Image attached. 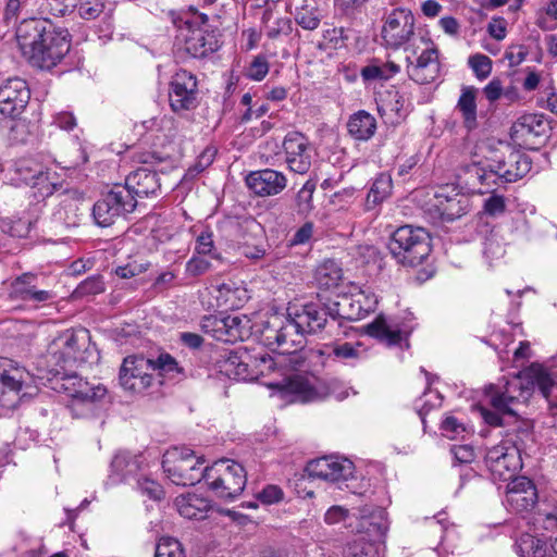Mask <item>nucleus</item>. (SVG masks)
Here are the masks:
<instances>
[{"mask_svg": "<svg viewBox=\"0 0 557 557\" xmlns=\"http://www.w3.org/2000/svg\"><path fill=\"white\" fill-rule=\"evenodd\" d=\"M16 40L23 55L41 70L55 66L71 48L69 30L49 17H25L16 28Z\"/></svg>", "mask_w": 557, "mask_h": 557, "instance_id": "f257e3e1", "label": "nucleus"}, {"mask_svg": "<svg viewBox=\"0 0 557 557\" xmlns=\"http://www.w3.org/2000/svg\"><path fill=\"white\" fill-rule=\"evenodd\" d=\"M329 306L310 302L300 308H288L287 318L280 325L268 326L264 337L269 344L276 343L278 347L287 344L301 345V337L314 334L324 327L329 329Z\"/></svg>", "mask_w": 557, "mask_h": 557, "instance_id": "f03ea898", "label": "nucleus"}, {"mask_svg": "<svg viewBox=\"0 0 557 557\" xmlns=\"http://www.w3.org/2000/svg\"><path fill=\"white\" fill-rule=\"evenodd\" d=\"M72 370H51L54 375H60L58 388L71 397L69 408L72 414L77 418L97 416L107 398V388L102 384L91 385Z\"/></svg>", "mask_w": 557, "mask_h": 557, "instance_id": "7ed1b4c3", "label": "nucleus"}, {"mask_svg": "<svg viewBox=\"0 0 557 557\" xmlns=\"http://www.w3.org/2000/svg\"><path fill=\"white\" fill-rule=\"evenodd\" d=\"M92 355L90 334L85 327L69 329L50 344L48 356L53 369L66 370L89 361Z\"/></svg>", "mask_w": 557, "mask_h": 557, "instance_id": "20e7f679", "label": "nucleus"}, {"mask_svg": "<svg viewBox=\"0 0 557 557\" xmlns=\"http://www.w3.org/2000/svg\"><path fill=\"white\" fill-rule=\"evenodd\" d=\"M387 247L398 263L417 267L431 252L430 235L422 227L404 225L392 234Z\"/></svg>", "mask_w": 557, "mask_h": 557, "instance_id": "39448f33", "label": "nucleus"}, {"mask_svg": "<svg viewBox=\"0 0 557 557\" xmlns=\"http://www.w3.org/2000/svg\"><path fill=\"white\" fill-rule=\"evenodd\" d=\"M205 483L218 498L233 500L238 497L247 483L244 467L230 459H221L206 467Z\"/></svg>", "mask_w": 557, "mask_h": 557, "instance_id": "423d86ee", "label": "nucleus"}, {"mask_svg": "<svg viewBox=\"0 0 557 557\" xmlns=\"http://www.w3.org/2000/svg\"><path fill=\"white\" fill-rule=\"evenodd\" d=\"M191 20H186L181 28L180 38L183 40V48L193 58H206L220 48V40L214 30L208 26V16L199 13L194 7Z\"/></svg>", "mask_w": 557, "mask_h": 557, "instance_id": "0eeeda50", "label": "nucleus"}, {"mask_svg": "<svg viewBox=\"0 0 557 557\" xmlns=\"http://www.w3.org/2000/svg\"><path fill=\"white\" fill-rule=\"evenodd\" d=\"M203 462L190 449L175 447L164 454L162 468L174 484L191 486L205 481L206 468H201Z\"/></svg>", "mask_w": 557, "mask_h": 557, "instance_id": "6e6552de", "label": "nucleus"}, {"mask_svg": "<svg viewBox=\"0 0 557 557\" xmlns=\"http://www.w3.org/2000/svg\"><path fill=\"white\" fill-rule=\"evenodd\" d=\"M491 170L487 172L476 164L468 166V172L475 175L481 184H488V178L497 175L505 182L511 183L522 178L527 175L532 166L531 159L521 151L513 150L510 147L506 148V152L493 160Z\"/></svg>", "mask_w": 557, "mask_h": 557, "instance_id": "1a4fd4ad", "label": "nucleus"}, {"mask_svg": "<svg viewBox=\"0 0 557 557\" xmlns=\"http://www.w3.org/2000/svg\"><path fill=\"white\" fill-rule=\"evenodd\" d=\"M306 471L310 478L336 483L339 488L345 485L346 488L355 493L354 486L349 483L355 480V466L349 459L333 456L321 457L309 461Z\"/></svg>", "mask_w": 557, "mask_h": 557, "instance_id": "9d476101", "label": "nucleus"}, {"mask_svg": "<svg viewBox=\"0 0 557 557\" xmlns=\"http://www.w3.org/2000/svg\"><path fill=\"white\" fill-rule=\"evenodd\" d=\"M484 461L495 481H511L521 468L520 450L516 443L509 440L488 448Z\"/></svg>", "mask_w": 557, "mask_h": 557, "instance_id": "9b49d317", "label": "nucleus"}, {"mask_svg": "<svg viewBox=\"0 0 557 557\" xmlns=\"http://www.w3.org/2000/svg\"><path fill=\"white\" fill-rule=\"evenodd\" d=\"M416 18L411 10L396 8L385 17L381 37L387 48L397 50L414 35Z\"/></svg>", "mask_w": 557, "mask_h": 557, "instance_id": "f8f14e48", "label": "nucleus"}, {"mask_svg": "<svg viewBox=\"0 0 557 557\" xmlns=\"http://www.w3.org/2000/svg\"><path fill=\"white\" fill-rule=\"evenodd\" d=\"M169 103L173 112L195 110L199 104L197 77L186 70H178L169 84Z\"/></svg>", "mask_w": 557, "mask_h": 557, "instance_id": "ddd939ff", "label": "nucleus"}, {"mask_svg": "<svg viewBox=\"0 0 557 557\" xmlns=\"http://www.w3.org/2000/svg\"><path fill=\"white\" fill-rule=\"evenodd\" d=\"M275 362L268 354L252 357L247 351H231L225 360V370L237 380L253 381L274 369Z\"/></svg>", "mask_w": 557, "mask_h": 557, "instance_id": "4468645a", "label": "nucleus"}, {"mask_svg": "<svg viewBox=\"0 0 557 557\" xmlns=\"http://www.w3.org/2000/svg\"><path fill=\"white\" fill-rule=\"evenodd\" d=\"M152 372V359L144 356H128L124 358L120 369V384L125 391L144 393L154 382Z\"/></svg>", "mask_w": 557, "mask_h": 557, "instance_id": "2eb2a0df", "label": "nucleus"}, {"mask_svg": "<svg viewBox=\"0 0 557 557\" xmlns=\"http://www.w3.org/2000/svg\"><path fill=\"white\" fill-rule=\"evenodd\" d=\"M135 210L134 201L126 190L120 189L117 185L103 195L92 208V215L99 226L112 225L115 220Z\"/></svg>", "mask_w": 557, "mask_h": 557, "instance_id": "dca6fc26", "label": "nucleus"}, {"mask_svg": "<svg viewBox=\"0 0 557 557\" xmlns=\"http://www.w3.org/2000/svg\"><path fill=\"white\" fill-rule=\"evenodd\" d=\"M275 386L284 397H290V401L298 403L324 400L331 394L327 383L322 381L312 383L301 375L288 376Z\"/></svg>", "mask_w": 557, "mask_h": 557, "instance_id": "f3484780", "label": "nucleus"}, {"mask_svg": "<svg viewBox=\"0 0 557 557\" xmlns=\"http://www.w3.org/2000/svg\"><path fill=\"white\" fill-rule=\"evenodd\" d=\"M548 125L543 115L524 114L511 126V138L528 149L537 147L547 137Z\"/></svg>", "mask_w": 557, "mask_h": 557, "instance_id": "a211bd4d", "label": "nucleus"}, {"mask_svg": "<svg viewBox=\"0 0 557 557\" xmlns=\"http://www.w3.org/2000/svg\"><path fill=\"white\" fill-rule=\"evenodd\" d=\"M30 98V91L26 82L22 78H9L0 86V112L3 115L14 117L26 108Z\"/></svg>", "mask_w": 557, "mask_h": 557, "instance_id": "6ab92c4d", "label": "nucleus"}, {"mask_svg": "<svg viewBox=\"0 0 557 557\" xmlns=\"http://www.w3.org/2000/svg\"><path fill=\"white\" fill-rule=\"evenodd\" d=\"M285 160L290 171L305 174L311 166V150L308 139L299 132H289L283 140Z\"/></svg>", "mask_w": 557, "mask_h": 557, "instance_id": "aec40b11", "label": "nucleus"}, {"mask_svg": "<svg viewBox=\"0 0 557 557\" xmlns=\"http://www.w3.org/2000/svg\"><path fill=\"white\" fill-rule=\"evenodd\" d=\"M5 363L0 359V407L12 409L20 401V392L27 384L29 373L22 368L8 370Z\"/></svg>", "mask_w": 557, "mask_h": 557, "instance_id": "412c9836", "label": "nucleus"}, {"mask_svg": "<svg viewBox=\"0 0 557 557\" xmlns=\"http://www.w3.org/2000/svg\"><path fill=\"white\" fill-rule=\"evenodd\" d=\"M117 186L120 189L126 190L134 201V208H136L138 199L156 196L161 188V183L157 172L140 168L126 176L123 186Z\"/></svg>", "mask_w": 557, "mask_h": 557, "instance_id": "4be33fe9", "label": "nucleus"}, {"mask_svg": "<svg viewBox=\"0 0 557 557\" xmlns=\"http://www.w3.org/2000/svg\"><path fill=\"white\" fill-rule=\"evenodd\" d=\"M469 200L455 189L441 187L434 195L432 208L444 222H451L467 213Z\"/></svg>", "mask_w": 557, "mask_h": 557, "instance_id": "5701e85b", "label": "nucleus"}, {"mask_svg": "<svg viewBox=\"0 0 557 557\" xmlns=\"http://www.w3.org/2000/svg\"><path fill=\"white\" fill-rule=\"evenodd\" d=\"M537 502L534 483L527 476L512 479L507 485L506 503L511 510L522 512L530 510Z\"/></svg>", "mask_w": 557, "mask_h": 557, "instance_id": "b1692460", "label": "nucleus"}, {"mask_svg": "<svg viewBox=\"0 0 557 557\" xmlns=\"http://www.w3.org/2000/svg\"><path fill=\"white\" fill-rule=\"evenodd\" d=\"M245 181L248 188L260 197L277 195L287 185L285 175L272 169L250 172Z\"/></svg>", "mask_w": 557, "mask_h": 557, "instance_id": "393cba45", "label": "nucleus"}, {"mask_svg": "<svg viewBox=\"0 0 557 557\" xmlns=\"http://www.w3.org/2000/svg\"><path fill=\"white\" fill-rule=\"evenodd\" d=\"M37 274L26 272L11 283V296L15 299L32 304H46L55 298V293L49 289H38L34 284Z\"/></svg>", "mask_w": 557, "mask_h": 557, "instance_id": "a878e982", "label": "nucleus"}, {"mask_svg": "<svg viewBox=\"0 0 557 557\" xmlns=\"http://www.w3.org/2000/svg\"><path fill=\"white\" fill-rule=\"evenodd\" d=\"M409 77L418 84H430L440 74L438 50L432 46L424 49L418 57L416 63L410 62L407 66Z\"/></svg>", "mask_w": 557, "mask_h": 557, "instance_id": "bb28decb", "label": "nucleus"}, {"mask_svg": "<svg viewBox=\"0 0 557 557\" xmlns=\"http://www.w3.org/2000/svg\"><path fill=\"white\" fill-rule=\"evenodd\" d=\"M355 295H343L337 301L329 305V315L331 319L330 329H336L337 335L348 336V327L343 323L346 321H357L362 319L361 312L358 311V305Z\"/></svg>", "mask_w": 557, "mask_h": 557, "instance_id": "cd10ccee", "label": "nucleus"}, {"mask_svg": "<svg viewBox=\"0 0 557 557\" xmlns=\"http://www.w3.org/2000/svg\"><path fill=\"white\" fill-rule=\"evenodd\" d=\"M330 336L334 337V341L324 344L322 348L317 349L314 354L320 357H326L335 361H346L351 359H358L360 357V350L351 343L344 342L343 339L347 336L343 334L337 335L336 329L329 327Z\"/></svg>", "mask_w": 557, "mask_h": 557, "instance_id": "c85d7f7f", "label": "nucleus"}, {"mask_svg": "<svg viewBox=\"0 0 557 557\" xmlns=\"http://www.w3.org/2000/svg\"><path fill=\"white\" fill-rule=\"evenodd\" d=\"M478 92V88L473 86H463L456 104V110L461 114L463 127L468 132H472L479 126L476 106Z\"/></svg>", "mask_w": 557, "mask_h": 557, "instance_id": "c756f323", "label": "nucleus"}, {"mask_svg": "<svg viewBox=\"0 0 557 557\" xmlns=\"http://www.w3.org/2000/svg\"><path fill=\"white\" fill-rule=\"evenodd\" d=\"M376 128L375 117L366 110L355 112L347 121V132L355 140H370L375 135Z\"/></svg>", "mask_w": 557, "mask_h": 557, "instance_id": "7c9ffc66", "label": "nucleus"}, {"mask_svg": "<svg viewBox=\"0 0 557 557\" xmlns=\"http://www.w3.org/2000/svg\"><path fill=\"white\" fill-rule=\"evenodd\" d=\"M180 515L186 519L202 520L211 508L210 502L196 494H187L175 499Z\"/></svg>", "mask_w": 557, "mask_h": 557, "instance_id": "2f4dec72", "label": "nucleus"}, {"mask_svg": "<svg viewBox=\"0 0 557 557\" xmlns=\"http://www.w3.org/2000/svg\"><path fill=\"white\" fill-rule=\"evenodd\" d=\"M366 333L387 346H398L407 337L400 330L388 325L383 317L366 325Z\"/></svg>", "mask_w": 557, "mask_h": 557, "instance_id": "473e14b6", "label": "nucleus"}, {"mask_svg": "<svg viewBox=\"0 0 557 557\" xmlns=\"http://www.w3.org/2000/svg\"><path fill=\"white\" fill-rule=\"evenodd\" d=\"M358 517L361 520L360 527L362 531L367 532L370 536L382 537L385 535L387 525L381 509L364 506L358 509Z\"/></svg>", "mask_w": 557, "mask_h": 557, "instance_id": "72a5a7b5", "label": "nucleus"}, {"mask_svg": "<svg viewBox=\"0 0 557 557\" xmlns=\"http://www.w3.org/2000/svg\"><path fill=\"white\" fill-rule=\"evenodd\" d=\"M398 72L399 65L396 63L373 59L360 70V76L363 82H384L392 78Z\"/></svg>", "mask_w": 557, "mask_h": 557, "instance_id": "f704fd0d", "label": "nucleus"}, {"mask_svg": "<svg viewBox=\"0 0 557 557\" xmlns=\"http://www.w3.org/2000/svg\"><path fill=\"white\" fill-rule=\"evenodd\" d=\"M393 189V181L389 174L380 173L372 182L366 198V209L372 210L387 199Z\"/></svg>", "mask_w": 557, "mask_h": 557, "instance_id": "c9c22d12", "label": "nucleus"}, {"mask_svg": "<svg viewBox=\"0 0 557 557\" xmlns=\"http://www.w3.org/2000/svg\"><path fill=\"white\" fill-rule=\"evenodd\" d=\"M225 321V342L244 341L251 335V321L245 314L227 315L224 317Z\"/></svg>", "mask_w": 557, "mask_h": 557, "instance_id": "e433bc0d", "label": "nucleus"}, {"mask_svg": "<svg viewBox=\"0 0 557 557\" xmlns=\"http://www.w3.org/2000/svg\"><path fill=\"white\" fill-rule=\"evenodd\" d=\"M315 282L321 289H332L343 280V270L334 260L322 262L315 270Z\"/></svg>", "mask_w": 557, "mask_h": 557, "instance_id": "4c0bfd02", "label": "nucleus"}, {"mask_svg": "<svg viewBox=\"0 0 557 557\" xmlns=\"http://www.w3.org/2000/svg\"><path fill=\"white\" fill-rule=\"evenodd\" d=\"M140 456L127 451L117 453L111 462L112 471L119 476L116 481H123L127 476L137 473L140 469Z\"/></svg>", "mask_w": 557, "mask_h": 557, "instance_id": "58836bf2", "label": "nucleus"}, {"mask_svg": "<svg viewBox=\"0 0 557 557\" xmlns=\"http://www.w3.org/2000/svg\"><path fill=\"white\" fill-rule=\"evenodd\" d=\"M389 99L379 106V113L382 116L388 115L391 124H398L406 116L405 98L397 90L388 91Z\"/></svg>", "mask_w": 557, "mask_h": 557, "instance_id": "ea45409f", "label": "nucleus"}, {"mask_svg": "<svg viewBox=\"0 0 557 557\" xmlns=\"http://www.w3.org/2000/svg\"><path fill=\"white\" fill-rule=\"evenodd\" d=\"M521 557H550V547L541 539L529 534L522 535L516 544Z\"/></svg>", "mask_w": 557, "mask_h": 557, "instance_id": "a19ab883", "label": "nucleus"}, {"mask_svg": "<svg viewBox=\"0 0 557 557\" xmlns=\"http://www.w3.org/2000/svg\"><path fill=\"white\" fill-rule=\"evenodd\" d=\"M535 524L546 531H557V499L547 498L537 506L535 516Z\"/></svg>", "mask_w": 557, "mask_h": 557, "instance_id": "79ce46f5", "label": "nucleus"}, {"mask_svg": "<svg viewBox=\"0 0 557 557\" xmlns=\"http://www.w3.org/2000/svg\"><path fill=\"white\" fill-rule=\"evenodd\" d=\"M44 164L37 159L25 157L16 160L13 165L14 177L17 183L28 185L36 177V174L41 173Z\"/></svg>", "mask_w": 557, "mask_h": 557, "instance_id": "37998d69", "label": "nucleus"}, {"mask_svg": "<svg viewBox=\"0 0 557 557\" xmlns=\"http://www.w3.org/2000/svg\"><path fill=\"white\" fill-rule=\"evenodd\" d=\"M248 299L247 290L243 287L235 286V284H222L219 287L218 300L221 306L227 309H235L242 307Z\"/></svg>", "mask_w": 557, "mask_h": 557, "instance_id": "c03bdc74", "label": "nucleus"}, {"mask_svg": "<svg viewBox=\"0 0 557 557\" xmlns=\"http://www.w3.org/2000/svg\"><path fill=\"white\" fill-rule=\"evenodd\" d=\"M37 0H4L3 20L7 24L15 22L21 14L35 16Z\"/></svg>", "mask_w": 557, "mask_h": 557, "instance_id": "a18cd8bd", "label": "nucleus"}, {"mask_svg": "<svg viewBox=\"0 0 557 557\" xmlns=\"http://www.w3.org/2000/svg\"><path fill=\"white\" fill-rule=\"evenodd\" d=\"M314 190L315 184L312 181H307L296 194L295 210L298 215L307 216L313 210Z\"/></svg>", "mask_w": 557, "mask_h": 557, "instance_id": "49530a36", "label": "nucleus"}, {"mask_svg": "<svg viewBox=\"0 0 557 557\" xmlns=\"http://www.w3.org/2000/svg\"><path fill=\"white\" fill-rule=\"evenodd\" d=\"M33 226V221L24 218H4L0 220V230L10 236L25 238Z\"/></svg>", "mask_w": 557, "mask_h": 557, "instance_id": "de8ad7c7", "label": "nucleus"}, {"mask_svg": "<svg viewBox=\"0 0 557 557\" xmlns=\"http://www.w3.org/2000/svg\"><path fill=\"white\" fill-rule=\"evenodd\" d=\"M153 371L172 379L180 375L185 376L184 368L170 354L163 352L157 359H152Z\"/></svg>", "mask_w": 557, "mask_h": 557, "instance_id": "09e8293b", "label": "nucleus"}, {"mask_svg": "<svg viewBox=\"0 0 557 557\" xmlns=\"http://www.w3.org/2000/svg\"><path fill=\"white\" fill-rule=\"evenodd\" d=\"M535 24L545 32L557 28V0H548L545 7L536 11Z\"/></svg>", "mask_w": 557, "mask_h": 557, "instance_id": "8fccbe9b", "label": "nucleus"}, {"mask_svg": "<svg viewBox=\"0 0 557 557\" xmlns=\"http://www.w3.org/2000/svg\"><path fill=\"white\" fill-rule=\"evenodd\" d=\"M322 14L317 7L308 4L297 9L295 14L296 23L306 30H314L321 23Z\"/></svg>", "mask_w": 557, "mask_h": 557, "instance_id": "3c124183", "label": "nucleus"}, {"mask_svg": "<svg viewBox=\"0 0 557 557\" xmlns=\"http://www.w3.org/2000/svg\"><path fill=\"white\" fill-rule=\"evenodd\" d=\"M104 10L102 0H77L73 4V12L86 21L96 20Z\"/></svg>", "mask_w": 557, "mask_h": 557, "instance_id": "603ef678", "label": "nucleus"}, {"mask_svg": "<svg viewBox=\"0 0 557 557\" xmlns=\"http://www.w3.org/2000/svg\"><path fill=\"white\" fill-rule=\"evenodd\" d=\"M35 9L36 17H49V15L58 17L66 13L69 4L65 0H37Z\"/></svg>", "mask_w": 557, "mask_h": 557, "instance_id": "864d4df0", "label": "nucleus"}, {"mask_svg": "<svg viewBox=\"0 0 557 557\" xmlns=\"http://www.w3.org/2000/svg\"><path fill=\"white\" fill-rule=\"evenodd\" d=\"M55 173L50 172L45 165L41 166V173L29 184L32 188H37L40 197H49L57 189V183L53 181Z\"/></svg>", "mask_w": 557, "mask_h": 557, "instance_id": "5fc2aeb1", "label": "nucleus"}, {"mask_svg": "<svg viewBox=\"0 0 557 557\" xmlns=\"http://www.w3.org/2000/svg\"><path fill=\"white\" fill-rule=\"evenodd\" d=\"M154 557H185V553L176 539L164 536L157 544Z\"/></svg>", "mask_w": 557, "mask_h": 557, "instance_id": "6e6d98bb", "label": "nucleus"}, {"mask_svg": "<svg viewBox=\"0 0 557 557\" xmlns=\"http://www.w3.org/2000/svg\"><path fill=\"white\" fill-rule=\"evenodd\" d=\"M200 327L205 333L210 334L215 339L225 342L224 330L226 329L224 317L206 315L201 319Z\"/></svg>", "mask_w": 557, "mask_h": 557, "instance_id": "4d7b16f0", "label": "nucleus"}, {"mask_svg": "<svg viewBox=\"0 0 557 557\" xmlns=\"http://www.w3.org/2000/svg\"><path fill=\"white\" fill-rule=\"evenodd\" d=\"M468 64L479 79H485L492 72V60L482 53L471 55L468 60Z\"/></svg>", "mask_w": 557, "mask_h": 557, "instance_id": "13d9d810", "label": "nucleus"}, {"mask_svg": "<svg viewBox=\"0 0 557 557\" xmlns=\"http://www.w3.org/2000/svg\"><path fill=\"white\" fill-rule=\"evenodd\" d=\"M344 557H381L377 547L369 542L348 544Z\"/></svg>", "mask_w": 557, "mask_h": 557, "instance_id": "bf43d9fd", "label": "nucleus"}, {"mask_svg": "<svg viewBox=\"0 0 557 557\" xmlns=\"http://www.w3.org/2000/svg\"><path fill=\"white\" fill-rule=\"evenodd\" d=\"M269 62L264 55H256L247 67L246 76L255 82H261L269 73Z\"/></svg>", "mask_w": 557, "mask_h": 557, "instance_id": "052dcab7", "label": "nucleus"}, {"mask_svg": "<svg viewBox=\"0 0 557 557\" xmlns=\"http://www.w3.org/2000/svg\"><path fill=\"white\" fill-rule=\"evenodd\" d=\"M354 295L356 298L354 301L358 305L357 312H361L362 318L376 309L377 298L370 290L361 289L357 293H354Z\"/></svg>", "mask_w": 557, "mask_h": 557, "instance_id": "680f3d73", "label": "nucleus"}, {"mask_svg": "<svg viewBox=\"0 0 557 557\" xmlns=\"http://www.w3.org/2000/svg\"><path fill=\"white\" fill-rule=\"evenodd\" d=\"M102 292H104V283L100 276L87 277L75 289L77 296L97 295Z\"/></svg>", "mask_w": 557, "mask_h": 557, "instance_id": "e2e57ef3", "label": "nucleus"}, {"mask_svg": "<svg viewBox=\"0 0 557 557\" xmlns=\"http://www.w3.org/2000/svg\"><path fill=\"white\" fill-rule=\"evenodd\" d=\"M137 486L141 493L146 494L149 498L158 500L163 497L162 486L150 478H140L137 480Z\"/></svg>", "mask_w": 557, "mask_h": 557, "instance_id": "0e129e2a", "label": "nucleus"}, {"mask_svg": "<svg viewBox=\"0 0 557 557\" xmlns=\"http://www.w3.org/2000/svg\"><path fill=\"white\" fill-rule=\"evenodd\" d=\"M441 429L445 436L450 440H456L466 432L463 423L459 422L455 417L447 416L441 425Z\"/></svg>", "mask_w": 557, "mask_h": 557, "instance_id": "69168bd1", "label": "nucleus"}, {"mask_svg": "<svg viewBox=\"0 0 557 557\" xmlns=\"http://www.w3.org/2000/svg\"><path fill=\"white\" fill-rule=\"evenodd\" d=\"M314 225L312 222L304 223L288 239V246H299L308 244L313 236Z\"/></svg>", "mask_w": 557, "mask_h": 557, "instance_id": "338daca9", "label": "nucleus"}, {"mask_svg": "<svg viewBox=\"0 0 557 557\" xmlns=\"http://www.w3.org/2000/svg\"><path fill=\"white\" fill-rule=\"evenodd\" d=\"M484 212L491 216H498L506 210V201L504 196L493 194L484 200Z\"/></svg>", "mask_w": 557, "mask_h": 557, "instance_id": "774afa93", "label": "nucleus"}]
</instances>
